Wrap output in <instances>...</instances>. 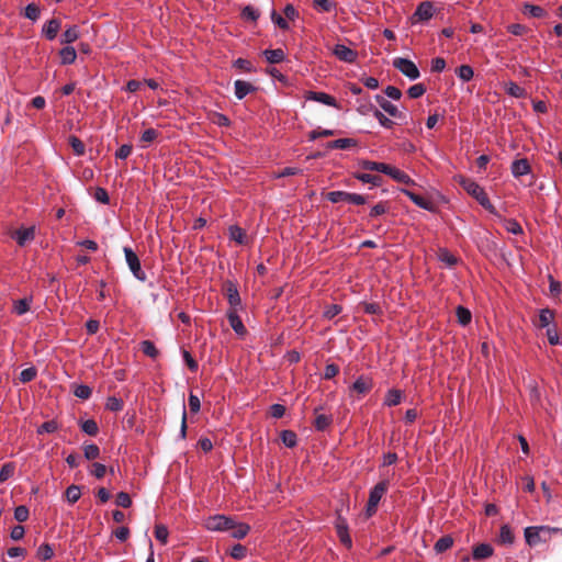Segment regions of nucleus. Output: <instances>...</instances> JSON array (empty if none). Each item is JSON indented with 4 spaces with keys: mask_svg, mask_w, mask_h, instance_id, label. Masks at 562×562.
I'll return each instance as SVG.
<instances>
[{
    "mask_svg": "<svg viewBox=\"0 0 562 562\" xmlns=\"http://www.w3.org/2000/svg\"><path fill=\"white\" fill-rule=\"evenodd\" d=\"M342 307L338 304H331L325 307L323 316L327 319H333L335 316L340 314Z\"/></svg>",
    "mask_w": 562,
    "mask_h": 562,
    "instance_id": "60",
    "label": "nucleus"
},
{
    "mask_svg": "<svg viewBox=\"0 0 562 562\" xmlns=\"http://www.w3.org/2000/svg\"><path fill=\"white\" fill-rule=\"evenodd\" d=\"M560 529L549 526H529L525 528L524 535L528 546L536 547L539 543L547 542L551 539L553 533L559 532Z\"/></svg>",
    "mask_w": 562,
    "mask_h": 562,
    "instance_id": "2",
    "label": "nucleus"
},
{
    "mask_svg": "<svg viewBox=\"0 0 562 562\" xmlns=\"http://www.w3.org/2000/svg\"><path fill=\"white\" fill-rule=\"evenodd\" d=\"M81 430L89 436H97L99 426L94 419H86L79 423Z\"/></svg>",
    "mask_w": 562,
    "mask_h": 562,
    "instance_id": "37",
    "label": "nucleus"
},
{
    "mask_svg": "<svg viewBox=\"0 0 562 562\" xmlns=\"http://www.w3.org/2000/svg\"><path fill=\"white\" fill-rule=\"evenodd\" d=\"M554 321V312L550 308H542L539 312V326L541 328L550 327Z\"/></svg>",
    "mask_w": 562,
    "mask_h": 562,
    "instance_id": "31",
    "label": "nucleus"
},
{
    "mask_svg": "<svg viewBox=\"0 0 562 562\" xmlns=\"http://www.w3.org/2000/svg\"><path fill=\"white\" fill-rule=\"evenodd\" d=\"M439 259H440V261L446 263L448 267H453L458 262L457 257L454 255H452L450 251H448L447 249L440 250Z\"/></svg>",
    "mask_w": 562,
    "mask_h": 562,
    "instance_id": "54",
    "label": "nucleus"
},
{
    "mask_svg": "<svg viewBox=\"0 0 562 562\" xmlns=\"http://www.w3.org/2000/svg\"><path fill=\"white\" fill-rule=\"evenodd\" d=\"M65 495L69 504H75L81 497V488L80 486L72 484L67 487Z\"/></svg>",
    "mask_w": 562,
    "mask_h": 562,
    "instance_id": "40",
    "label": "nucleus"
},
{
    "mask_svg": "<svg viewBox=\"0 0 562 562\" xmlns=\"http://www.w3.org/2000/svg\"><path fill=\"white\" fill-rule=\"evenodd\" d=\"M123 407H124V402L121 398L115 397V396L108 397L106 403H105L106 409H109L111 412H120L123 409Z\"/></svg>",
    "mask_w": 562,
    "mask_h": 562,
    "instance_id": "49",
    "label": "nucleus"
},
{
    "mask_svg": "<svg viewBox=\"0 0 562 562\" xmlns=\"http://www.w3.org/2000/svg\"><path fill=\"white\" fill-rule=\"evenodd\" d=\"M235 97L238 100H243L247 94L254 92L256 87L245 80H236L234 82Z\"/></svg>",
    "mask_w": 562,
    "mask_h": 562,
    "instance_id": "21",
    "label": "nucleus"
},
{
    "mask_svg": "<svg viewBox=\"0 0 562 562\" xmlns=\"http://www.w3.org/2000/svg\"><path fill=\"white\" fill-rule=\"evenodd\" d=\"M375 100H376L378 104L381 106V109L383 111H385L392 117L403 120V121L406 120L405 112L398 110V108L395 104H393L392 102H390L386 98H384L380 94H376Z\"/></svg>",
    "mask_w": 562,
    "mask_h": 562,
    "instance_id": "13",
    "label": "nucleus"
},
{
    "mask_svg": "<svg viewBox=\"0 0 562 562\" xmlns=\"http://www.w3.org/2000/svg\"><path fill=\"white\" fill-rule=\"evenodd\" d=\"M281 441L288 448H293L297 443V436L292 430H282L280 434Z\"/></svg>",
    "mask_w": 562,
    "mask_h": 562,
    "instance_id": "39",
    "label": "nucleus"
},
{
    "mask_svg": "<svg viewBox=\"0 0 562 562\" xmlns=\"http://www.w3.org/2000/svg\"><path fill=\"white\" fill-rule=\"evenodd\" d=\"M15 463L7 462L0 468V483H4L14 475Z\"/></svg>",
    "mask_w": 562,
    "mask_h": 562,
    "instance_id": "41",
    "label": "nucleus"
},
{
    "mask_svg": "<svg viewBox=\"0 0 562 562\" xmlns=\"http://www.w3.org/2000/svg\"><path fill=\"white\" fill-rule=\"evenodd\" d=\"M204 526L210 531H227L235 527V520L228 516L217 514L210 516Z\"/></svg>",
    "mask_w": 562,
    "mask_h": 562,
    "instance_id": "5",
    "label": "nucleus"
},
{
    "mask_svg": "<svg viewBox=\"0 0 562 562\" xmlns=\"http://www.w3.org/2000/svg\"><path fill=\"white\" fill-rule=\"evenodd\" d=\"M453 546V538L449 535L447 536H443L441 538H439L435 546H434V550L436 551V553H442V552H446L447 550L451 549V547Z\"/></svg>",
    "mask_w": 562,
    "mask_h": 562,
    "instance_id": "30",
    "label": "nucleus"
},
{
    "mask_svg": "<svg viewBox=\"0 0 562 562\" xmlns=\"http://www.w3.org/2000/svg\"><path fill=\"white\" fill-rule=\"evenodd\" d=\"M224 291L228 302V310H243L237 284L233 280H226L224 282Z\"/></svg>",
    "mask_w": 562,
    "mask_h": 562,
    "instance_id": "8",
    "label": "nucleus"
},
{
    "mask_svg": "<svg viewBox=\"0 0 562 562\" xmlns=\"http://www.w3.org/2000/svg\"><path fill=\"white\" fill-rule=\"evenodd\" d=\"M331 422H333L331 416L325 415V414H319L316 416V418L314 420V427L318 431H324L325 429H327L329 427Z\"/></svg>",
    "mask_w": 562,
    "mask_h": 562,
    "instance_id": "43",
    "label": "nucleus"
},
{
    "mask_svg": "<svg viewBox=\"0 0 562 562\" xmlns=\"http://www.w3.org/2000/svg\"><path fill=\"white\" fill-rule=\"evenodd\" d=\"M36 557L42 561L50 560L54 557V550L48 543H43L38 547Z\"/></svg>",
    "mask_w": 562,
    "mask_h": 562,
    "instance_id": "46",
    "label": "nucleus"
},
{
    "mask_svg": "<svg viewBox=\"0 0 562 562\" xmlns=\"http://www.w3.org/2000/svg\"><path fill=\"white\" fill-rule=\"evenodd\" d=\"M305 99L308 101L319 102L328 106L338 108L336 99L326 92L307 91L305 94Z\"/></svg>",
    "mask_w": 562,
    "mask_h": 562,
    "instance_id": "15",
    "label": "nucleus"
},
{
    "mask_svg": "<svg viewBox=\"0 0 562 562\" xmlns=\"http://www.w3.org/2000/svg\"><path fill=\"white\" fill-rule=\"evenodd\" d=\"M241 18L246 21H251V22H256L259 16H260V13L257 9H255L252 5H246L243 10H241Z\"/></svg>",
    "mask_w": 562,
    "mask_h": 562,
    "instance_id": "48",
    "label": "nucleus"
},
{
    "mask_svg": "<svg viewBox=\"0 0 562 562\" xmlns=\"http://www.w3.org/2000/svg\"><path fill=\"white\" fill-rule=\"evenodd\" d=\"M68 142L76 156L85 155L86 147L81 139H79L77 136H70Z\"/></svg>",
    "mask_w": 562,
    "mask_h": 562,
    "instance_id": "47",
    "label": "nucleus"
},
{
    "mask_svg": "<svg viewBox=\"0 0 562 562\" xmlns=\"http://www.w3.org/2000/svg\"><path fill=\"white\" fill-rule=\"evenodd\" d=\"M373 116L378 120L381 126L385 128H392L394 126V122L385 116L382 111L379 109H374Z\"/></svg>",
    "mask_w": 562,
    "mask_h": 562,
    "instance_id": "51",
    "label": "nucleus"
},
{
    "mask_svg": "<svg viewBox=\"0 0 562 562\" xmlns=\"http://www.w3.org/2000/svg\"><path fill=\"white\" fill-rule=\"evenodd\" d=\"M333 54L341 61L352 64L358 58V53L344 44H336Z\"/></svg>",
    "mask_w": 562,
    "mask_h": 562,
    "instance_id": "14",
    "label": "nucleus"
},
{
    "mask_svg": "<svg viewBox=\"0 0 562 562\" xmlns=\"http://www.w3.org/2000/svg\"><path fill=\"white\" fill-rule=\"evenodd\" d=\"M169 531L166 526L164 525H157L155 527V537L158 541H160L162 544H166L168 541Z\"/></svg>",
    "mask_w": 562,
    "mask_h": 562,
    "instance_id": "58",
    "label": "nucleus"
},
{
    "mask_svg": "<svg viewBox=\"0 0 562 562\" xmlns=\"http://www.w3.org/2000/svg\"><path fill=\"white\" fill-rule=\"evenodd\" d=\"M357 145L353 138H338L327 144L328 149H349Z\"/></svg>",
    "mask_w": 562,
    "mask_h": 562,
    "instance_id": "29",
    "label": "nucleus"
},
{
    "mask_svg": "<svg viewBox=\"0 0 562 562\" xmlns=\"http://www.w3.org/2000/svg\"><path fill=\"white\" fill-rule=\"evenodd\" d=\"M271 20L274 24H277L281 30L286 31L290 29V25L285 18L281 16L277 13L276 10L271 11Z\"/></svg>",
    "mask_w": 562,
    "mask_h": 562,
    "instance_id": "62",
    "label": "nucleus"
},
{
    "mask_svg": "<svg viewBox=\"0 0 562 562\" xmlns=\"http://www.w3.org/2000/svg\"><path fill=\"white\" fill-rule=\"evenodd\" d=\"M336 530H337V536H338L340 542L345 547L350 548L352 546V541L349 536L348 524H347V520L345 518H342L340 515H338L337 520H336Z\"/></svg>",
    "mask_w": 562,
    "mask_h": 562,
    "instance_id": "17",
    "label": "nucleus"
},
{
    "mask_svg": "<svg viewBox=\"0 0 562 562\" xmlns=\"http://www.w3.org/2000/svg\"><path fill=\"white\" fill-rule=\"evenodd\" d=\"M31 303H32V297H29V299L24 297V299L18 300L13 304V312L16 315L21 316L30 311Z\"/></svg>",
    "mask_w": 562,
    "mask_h": 562,
    "instance_id": "35",
    "label": "nucleus"
},
{
    "mask_svg": "<svg viewBox=\"0 0 562 562\" xmlns=\"http://www.w3.org/2000/svg\"><path fill=\"white\" fill-rule=\"evenodd\" d=\"M140 350L144 352V355L151 359L157 358L159 355V351L156 348L155 344L150 340H143L140 342Z\"/></svg>",
    "mask_w": 562,
    "mask_h": 562,
    "instance_id": "42",
    "label": "nucleus"
},
{
    "mask_svg": "<svg viewBox=\"0 0 562 562\" xmlns=\"http://www.w3.org/2000/svg\"><path fill=\"white\" fill-rule=\"evenodd\" d=\"M229 239L234 240L238 245H244L247 243V236L245 231L238 225H231L228 227Z\"/></svg>",
    "mask_w": 562,
    "mask_h": 562,
    "instance_id": "27",
    "label": "nucleus"
},
{
    "mask_svg": "<svg viewBox=\"0 0 562 562\" xmlns=\"http://www.w3.org/2000/svg\"><path fill=\"white\" fill-rule=\"evenodd\" d=\"M393 67L401 71L409 80H416L420 76L417 66L411 59L404 57L394 58Z\"/></svg>",
    "mask_w": 562,
    "mask_h": 562,
    "instance_id": "7",
    "label": "nucleus"
},
{
    "mask_svg": "<svg viewBox=\"0 0 562 562\" xmlns=\"http://www.w3.org/2000/svg\"><path fill=\"white\" fill-rule=\"evenodd\" d=\"M231 530L232 531V537L234 539H244L248 532L250 531V526L245 524V522H236L235 521V527H233Z\"/></svg>",
    "mask_w": 562,
    "mask_h": 562,
    "instance_id": "36",
    "label": "nucleus"
},
{
    "mask_svg": "<svg viewBox=\"0 0 562 562\" xmlns=\"http://www.w3.org/2000/svg\"><path fill=\"white\" fill-rule=\"evenodd\" d=\"M505 91L508 95L517 99L526 95V90L514 81L506 83Z\"/></svg>",
    "mask_w": 562,
    "mask_h": 562,
    "instance_id": "33",
    "label": "nucleus"
},
{
    "mask_svg": "<svg viewBox=\"0 0 562 562\" xmlns=\"http://www.w3.org/2000/svg\"><path fill=\"white\" fill-rule=\"evenodd\" d=\"M314 8L319 12H330L335 3L330 0H313Z\"/></svg>",
    "mask_w": 562,
    "mask_h": 562,
    "instance_id": "55",
    "label": "nucleus"
},
{
    "mask_svg": "<svg viewBox=\"0 0 562 562\" xmlns=\"http://www.w3.org/2000/svg\"><path fill=\"white\" fill-rule=\"evenodd\" d=\"M456 75L459 79H461L463 82L470 81L474 76V70L469 65H461L456 69Z\"/></svg>",
    "mask_w": 562,
    "mask_h": 562,
    "instance_id": "38",
    "label": "nucleus"
},
{
    "mask_svg": "<svg viewBox=\"0 0 562 562\" xmlns=\"http://www.w3.org/2000/svg\"><path fill=\"white\" fill-rule=\"evenodd\" d=\"M373 387V380L368 375H360L350 386V391L364 395L369 393Z\"/></svg>",
    "mask_w": 562,
    "mask_h": 562,
    "instance_id": "18",
    "label": "nucleus"
},
{
    "mask_svg": "<svg viewBox=\"0 0 562 562\" xmlns=\"http://www.w3.org/2000/svg\"><path fill=\"white\" fill-rule=\"evenodd\" d=\"M326 199L331 203L347 202L352 205H363L369 200L367 195L347 191H329Z\"/></svg>",
    "mask_w": 562,
    "mask_h": 562,
    "instance_id": "3",
    "label": "nucleus"
},
{
    "mask_svg": "<svg viewBox=\"0 0 562 562\" xmlns=\"http://www.w3.org/2000/svg\"><path fill=\"white\" fill-rule=\"evenodd\" d=\"M29 508L24 505H20L14 509V519L19 522H24L29 518Z\"/></svg>",
    "mask_w": 562,
    "mask_h": 562,
    "instance_id": "64",
    "label": "nucleus"
},
{
    "mask_svg": "<svg viewBox=\"0 0 562 562\" xmlns=\"http://www.w3.org/2000/svg\"><path fill=\"white\" fill-rule=\"evenodd\" d=\"M389 487V482L386 480L379 482L375 484L369 493V498L367 503V513L369 516H371L373 513H375L376 507L383 497V495L386 493Z\"/></svg>",
    "mask_w": 562,
    "mask_h": 562,
    "instance_id": "4",
    "label": "nucleus"
},
{
    "mask_svg": "<svg viewBox=\"0 0 562 562\" xmlns=\"http://www.w3.org/2000/svg\"><path fill=\"white\" fill-rule=\"evenodd\" d=\"M403 397L404 394L401 390H389L384 396L383 405L387 407L396 406L402 402Z\"/></svg>",
    "mask_w": 562,
    "mask_h": 562,
    "instance_id": "23",
    "label": "nucleus"
},
{
    "mask_svg": "<svg viewBox=\"0 0 562 562\" xmlns=\"http://www.w3.org/2000/svg\"><path fill=\"white\" fill-rule=\"evenodd\" d=\"M59 429V425L56 420L52 419L48 422L43 423L41 426L37 427L36 432L37 435H44V434H53Z\"/></svg>",
    "mask_w": 562,
    "mask_h": 562,
    "instance_id": "45",
    "label": "nucleus"
},
{
    "mask_svg": "<svg viewBox=\"0 0 562 562\" xmlns=\"http://www.w3.org/2000/svg\"><path fill=\"white\" fill-rule=\"evenodd\" d=\"M515 536L512 528L508 525H503L499 529V542L503 544L510 546L514 543Z\"/></svg>",
    "mask_w": 562,
    "mask_h": 562,
    "instance_id": "34",
    "label": "nucleus"
},
{
    "mask_svg": "<svg viewBox=\"0 0 562 562\" xmlns=\"http://www.w3.org/2000/svg\"><path fill=\"white\" fill-rule=\"evenodd\" d=\"M123 251H124L126 263H127L132 274L134 276V278H136L140 282L146 281L147 276L142 269L140 261H139V258L136 255V252L130 247H124Z\"/></svg>",
    "mask_w": 562,
    "mask_h": 562,
    "instance_id": "6",
    "label": "nucleus"
},
{
    "mask_svg": "<svg viewBox=\"0 0 562 562\" xmlns=\"http://www.w3.org/2000/svg\"><path fill=\"white\" fill-rule=\"evenodd\" d=\"M36 235V226L32 225L30 227H20L18 228L13 235L12 238L16 241V244L20 247H24L29 243L33 241L35 239Z\"/></svg>",
    "mask_w": 562,
    "mask_h": 562,
    "instance_id": "10",
    "label": "nucleus"
},
{
    "mask_svg": "<svg viewBox=\"0 0 562 562\" xmlns=\"http://www.w3.org/2000/svg\"><path fill=\"white\" fill-rule=\"evenodd\" d=\"M459 184L462 189L477 201V203L494 216H499L495 206L491 203L485 190L476 181L470 178L460 177Z\"/></svg>",
    "mask_w": 562,
    "mask_h": 562,
    "instance_id": "1",
    "label": "nucleus"
},
{
    "mask_svg": "<svg viewBox=\"0 0 562 562\" xmlns=\"http://www.w3.org/2000/svg\"><path fill=\"white\" fill-rule=\"evenodd\" d=\"M389 211L387 203L386 202H379L375 205H373L369 212L370 218H375L378 216H381L385 214Z\"/></svg>",
    "mask_w": 562,
    "mask_h": 562,
    "instance_id": "50",
    "label": "nucleus"
},
{
    "mask_svg": "<svg viewBox=\"0 0 562 562\" xmlns=\"http://www.w3.org/2000/svg\"><path fill=\"white\" fill-rule=\"evenodd\" d=\"M241 310H227L226 311V317H227V321L232 327V329L234 330V333L243 338L246 336L247 334V329L241 321V318L239 317V312Z\"/></svg>",
    "mask_w": 562,
    "mask_h": 562,
    "instance_id": "11",
    "label": "nucleus"
},
{
    "mask_svg": "<svg viewBox=\"0 0 562 562\" xmlns=\"http://www.w3.org/2000/svg\"><path fill=\"white\" fill-rule=\"evenodd\" d=\"M401 192L403 194H405L418 207L426 210L428 212H436L437 207L432 201H430L419 194H416L413 191L407 190V189H401Z\"/></svg>",
    "mask_w": 562,
    "mask_h": 562,
    "instance_id": "12",
    "label": "nucleus"
},
{
    "mask_svg": "<svg viewBox=\"0 0 562 562\" xmlns=\"http://www.w3.org/2000/svg\"><path fill=\"white\" fill-rule=\"evenodd\" d=\"M40 14H41V10L36 4L30 3L25 7L24 15L29 20L35 22L40 18Z\"/></svg>",
    "mask_w": 562,
    "mask_h": 562,
    "instance_id": "56",
    "label": "nucleus"
},
{
    "mask_svg": "<svg viewBox=\"0 0 562 562\" xmlns=\"http://www.w3.org/2000/svg\"><path fill=\"white\" fill-rule=\"evenodd\" d=\"M59 57L61 65H71L77 58L76 49L70 45H66L59 50Z\"/></svg>",
    "mask_w": 562,
    "mask_h": 562,
    "instance_id": "25",
    "label": "nucleus"
},
{
    "mask_svg": "<svg viewBox=\"0 0 562 562\" xmlns=\"http://www.w3.org/2000/svg\"><path fill=\"white\" fill-rule=\"evenodd\" d=\"M247 549L245 546L237 543L234 544L231 549V557L236 560H241L246 557Z\"/></svg>",
    "mask_w": 562,
    "mask_h": 562,
    "instance_id": "59",
    "label": "nucleus"
},
{
    "mask_svg": "<svg viewBox=\"0 0 562 562\" xmlns=\"http://www.w3.org/2000/svg\"><path fill=\"white\" fill-rule=\"evenodd\" d=\"M456 315L461 326H467L468 324H470L472 318L471 312L461 305L457 307Z\"/></svg>",
    "mask_w": 562,
    "mask_h": 562,
    "instance_id": "44",
    "label": "nucleus"
},
{
    "mask_svg": "<svg viewBox=\"0 0 562 562\" xmlns=\"http://www.w3.org/2000/svg\"><path fill=\"white\" fill-rule=\"evenodd\" d=\"M83 454L87 460H94L100 454V449L95 443H89L83 447Z\"/></svg>",
    "mask_w": 562,
    "mask_h": 562,
    "instance_id": "52",
    "label": "nucleus"
},
{
    "mask_svg": "<svg viewBox=\"0 0 562 562\" xmlns=\"http://www.w3.org/2000/svg\"><path fill=\"white\" fill-rule=\"evenodd\" d=\"M61 29V21L59 19H50L44 23L41 34L47 41H54Z\"/></svg>",
    "mask_w": 562,
    "mask_h": 562,
    "instance_id": "16",
    "label": "nucleus"
},
{
    "mask_svg": "<svg viewBox=\"0 0 562 562\" xmlns=\"http://www.w3.org/2000/svg\"><path fill=\"white\" fill-rule=\"evenodd\" d=\"M115 503L117 506L123 508H128L132 506L131 496L125 492L117 493Z\"/></svg>",
    "mask_w": 562,
    "mask_h": 562,
    "instance_id": "63",
    "label": "nucleus"
},
{
    "mask_svg": "<svg viewBox=\"0 0 562 562\" xmlns=\"http://www.w3.org/2000/svg\"><path fill=\"white\" fill-rule=\"evenodd\" d=\"M426 92L424 83H416L408 88L407 94L412 99L420 98Z\"/></svg>",
    "mask_w": 562,
    "mask_h": 562,
    "instance_id": "57",
    "label": "nucleus"
},
{
    "mask_svg": "<svg viewBox=\"0 0 562 562\" xmlns=\"http://www.w3.org/2000/svg\"><path fill=\"white\" fill-rule=\"evenodd\" d=\"M510 171L515 178H520L528 175L531 171V167L526 158L516 159L512 162Z\"/></svg>",
    "mask_w": 562,
    "mask_h": 562,
    "instance_id": "19",
    "label": "nucleus"
},
{
    "mask_svg": "<svg viewBox=\"0 0 562 562\" xmlns=\"http://www.w3.org/2000/svg\"><path fill=\"white\" fill-rule=\"evenodd\" d=\"M389 177H391L394 181H397L406 186L415 184V181L406 172L393 166L391 168Z\"/></svg>",
    "mask_w": 562,
    "mask_h": 562,
    "instance_id": "24",
    "label": "nucleus"
},
{
    "mask_svg": "<svg viewBox=\"0 0 562 562\" xmlns=\"http://www.w3.org/2000/svg\"><path fill=\"white\" fill-rule=\"evenodd\" d=\"M503 224L504 228L513 234V235H520L524 233L521 225L515 220V218H505L503 216H497Z\"/></svg>",
    "mask_w": 562,
    "mask_h": 562,
    "instance_id": "26",
    "label": "nucleus"
},
{
    "mask_svg": "<svg viewBox=\"0 0 562 562\" xmlns=\"http://www.w3.org/2000/svg\"><path fill=\"white\" fill-rule=\"evenodd\" d=\"M80 37V29L78 25H69L60 35V43L69 45Z\"/></svg>",
    "mask_w": 562,
    "mask_h": 562,
    "instance_id": "22",
    "label": "nucleus"
},
{
    "mask_svg": "<svg viewBox=\"0 0 562 562\" xmlns=\"http://www.w3.org/2000/svg\"><path fill=\"white\" fill-rule=\"evenodd\" d=\"M355 178L362 183H370L373 187H379L382 184V178L380 176L371 175V173H356Z\"/></svg>",
    "mask_w": 562,
    "mask_h": 562,
    "instance_id": "32",
    "label": "nucleus"
},
{
    "mask_svg": "<svg viewBox=\"0 0 562 562\" xmlns=\"http://www.w3.org/2000/svg\"><path fill=\"white\" fill-rule=\"evenodd\" d=\"M37 371L34 367L26 368L20 373V381L23 383L31 382L36 378Z\"/></svg>",
    "mask_w": 562,
    "mask_h": 562,
    "instance_id": "61",
    "label": "nucleus"
},
{
    "mask_svg": "<svg viewBox=\"0 0 562 562\" xmlns=\"http://www.w3.org/2000/svg\"><path fill=\"white\" fill-rule=\"evenodd\" d=\"M262 54L270 64H279L285 59V53L281 48L265 49Z\"/></svg>",
    "mask_w": 562,
    "mask_h": 562,
    "instance_id": "28",
    "label": "nucleus"
},
{
    "mask_svg": "<svg viewBox=\"0 0 562 562\" xmlns=\"http://www.w3.org/2000/svg\"><path fill=\"white\" fill-rule=\"evenodd\" d=\"M494 553V548L490 543H480L472 549V559L474 561H482Z\"/></svg>",
    "mask_w": 562,
    "mask_h": 562,
    "instance_id": "20",
    "label": "nucleus"
},
{
    "mask_svg": "<svg viewBox=\"0 0 562 562\" xmlns=\"http://www.w3.org/2000/svg\"><path fill=\"white\" fill-rule=\"evenodd\" d=\"M524 13H527L532 18H542L546 11L539 5L526 3L524 5Z\"/></svg>",
    "mask_w": 562,
    "mask_h": 562,
    "instance_id": "53",
    "label": "nucleus"
},
{
    "mask_svg": "<svg viewBox=\"0 0 562 562\" xmlns=\"http://www.w3.org/2000/svg\"><path fill=\"white\" fill-rule=\"evenodd\" d=\"M435 11L436 10H435L432 2H430V1L420 2L417 5V8L412 16V23L415 24L418 22L429 21L434 16Z\"/></svg>",
    "mask_w": 562,
    "mask_h": 562,
    "instance_id": "9",
    "label": "nucleus"
}]
</instances>
